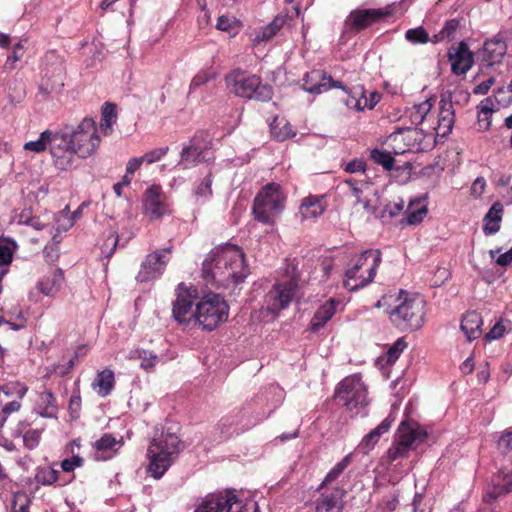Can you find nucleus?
I'll return each mask as SVG.
<instances>
[{"label":"nucleus","mask_w":512,"mask_h":512,"mask_svg":"<svg viewBox=\"0 0 512 512\" xmlns=\"http://www.w3.org/2000/svg\"><path fill=\"white\" fill-rule=\"evenodd\" d=\"M505 332V328L502 325L501 322H497L494 324V326L490 329V331L485 335L486 340H495L499 339L503 336Z\"/></svg>","instance_id":"62"},{"label":"nucleus","mask_w":512,"mask_h":512,"mask_svg":"<svg viewBox=\"0 0 512 512\" xmlns=\"http://www.w3.org/2000/svg\"><path fill=\"white\" fill-rule=\"evenodd\" d=\"M59 477V472L51 467H43L37 470L35 479L37 483L42 485H52Z\"/></svg>","instance_id":"45"},{"label":"nucleus","mask_w":512,"mask_h":512,"mask_svg":"<svg viewBox=\"0 0 512 512\" xmlns=\"http://www.w3.org/2000/svg\"><path fill=\"white\" fill-rule=\"evenodd\" d=\"M144 207L146 215L151 219L161 218L166 213L160 186L152 185L146 190Z\"/></svg>","instance_id":"23"},{"label":"nucleus","mask_w":512,"mask_h":512,"mask_svg":"<svg viewBox=\"0 0 512 512\" xmlns=\"http://www.w3.org/2000/svg\"><path fill=\"white\" fill-rule=\"evenodd\" d=\"M44 430V426H37L28 420H20L12 429L11 436L21 437L23 446L28 450H33L39 446Z\"/></svg>","instance_id":"19"},{"label":"nucleus","mask_w":512,"mask_h":512,"mask_svg":"<svg viewBox=\"0 0 512 512\" xmlns=\"http://www.w3.org/2000/svg\"><path fill=\"white\" fill-rule=\"evenodd\" d=\"M213 174L211 171L195 185L193 197L197 203H204L212 197Z\"/></svg>","instance_id":"34"},{"label":"nucleus","mask_w":512,"mask_h":512,"mask_svg":"<svg viewBox=\"0 0 512 512\" xmlns=\"http://www.w3.org/2000/svg\"><path fill=\"white\" fill-rule=\"evenodd\" d=\"M439 105L440 111L438 115L436 134L437 136L447 137L451 133L455 122L451 93L441 95Z\"/></svg>","instance_id":"21"},{"label":"nucleus","mask_w":512,"mask_h":512,"mask_svg":"<svg viewBox=\"0 0 512 512\" xmlns=\"http://www.w3.org/2000/svg\"><path fill=\"white\" fill-rule=\"evenodd\" d=\"M239 501L235 491L227 489L204 497L197 512H230L232 505Z\"/></svg>","instance_id":"18"},{"label":"nucleus","mask_w":512,"mask_h":512,"mask_svg":"<svg viewBox=\"0 0 512 512\" xmlns=\"http://www.w3.org/2000/svg\"><path fill=\"white\" fill-rule=\"evenodd\" d=\"M499 446L512 450V430L504 432L499 439Z\"/></svg>","instance_id":"64"},{"label":"nucleus","mask_w":512,"mask_h":512,"mask_svg":"<svg viewBox=\"0 0 512 512\" xmlns=\"http://www.w3.org/2000/svg\"><path fill=\"white\" fill-rule=\"evenodd\" d=\"M363 95V86L358 85L350 90L348 97L345 100V105L350 108L358 111L359 109V97Z\"/></svg>","instance_id":"51"},{"label":"nucleus","mask_w":512,"mask_h":512,"mask_svg":"<svg viewBox=\"0 0 512 512\" xmlns=\"http://www.w3.org/2000/svg\"><path fill=\"white\" fill-rule=\"evenodd\" d=\"M50 130H45L35 141H29L24 144V149L35 153H41L49 146Z\"/></svg>","instance_id":"46"},{"label":"nucleus","mask_w":512,"mask_h":512,"mask_svg":"<svg viewBox=\"0 0 512 512\" xmlns=\"http://www.w3.org/2000/svg\"><path fill=\"white\" fill-rule=\"evenodd\" d=\"M211 79V76L207 73H198L193 77L190 83V91L195 90L198 87H201L205 85L209 80Z\"/></svg>","instance_id":"60"},{"label":"nucleus","mask_w":512,"mask_h":512,"mask_svg":"<svg viewBox=\"0 0 512 512\" xmlns=\"http://www.w3.org/2000/svg\"><path fill=\"white\" fill-rule=\"evenodd\" d=\"M229 306L215 293L206 294L197 304L195 320L204 330L212 331L228 318Z\"/></svg>","instance_id":"8"},{"label":"nucleus","mask_w":512,"mask_h":512,"mask_svg":"<svg viewBox=\"0 0 512 512\" xmlns=\"http://www.w3.org/2000/svg\"><path fill=\"white\" fill-rule=\"evenodd\" d=\"M427 437L426 431L422 430L417 422L403 420L393 437L391 446L386 452L389 463L405 459L409 452L415 450Z\"/></svg>","instance_id":"6"},{"label":"nucleus","mask_w":512,"mask_h":512,"mask_svg":"<svg viewBox=\"0 0 512 512\" xmlns=\"http://www.w3.org/2000/svg\"><path fill=\"white\" fill-rule=\"evenodd\" d=\"M399 301L388 311L391 322L402 331L418 330L424 324L425 301L417 296L410 297L408 292L400 289L396 299Z\"/></svg>","instance_id":"3"},{"label":"nucleus","mask_w":512,"mask_h":512,"mask_svg":"<svg viewBox=\"0 0 512 512\" xmlns=\"http://www.w3.org/2000/svg\"><path fill=\"white\" fill-rule=\"evenodd\" d=\"M49 148L57 169L68 170L73 167L75 154L71 132L66 128L62 131H50Z\"/></svg>","instance_id":"11"},{"label":"nucleus","mask_w":512,"mask_h":512,"mask_svg":"<svg viewBox=\"0 0 512 512\" xmlns=\"http://www.w3.org/2000/svg\"><path fill=\"white\" fill-rule=\"evenodd\" d=\"M287 16L278 14L268 25L257 32L255 39L257 41H268L284 26Z\"/></svg>","instance_id":"35"},{"label":"nucleus","mask_w":512,"mask_h":512,"mask_svg":"<svg viewBox=\"0 0 512 512\" xmlns=\"http://www.w3.org/2000/svg\"><path fill=\"white\" fill-rule=\"evenodd\" d=\"M117 119V106L114 103L106 102L101 111V131L108 135L112 132V125Z\"/></svg>","instance_id":"36"},{"label":"nucleus","mask_w":512,"mask_h":512,"mask_svg":"<svg viewBox=\"0 0 512 512\" xmlns=\"http://www.w3.org/2000/svg\"><path fill=\"white\" fill-rule=\"evenodd\" d=\"M351 454L346 455L340 462H338L325 476L322 483L317 488V491L322 490L327 484L335 481L351 463Z\"/></svg>","instance_id":"40"},{"label":"nucleus","mask_w":512,"mask_h":512,"mask_svg":"<svg viewBox=\"0 0 512 512\" xmlns=\"http://www.w3.org/2000/svg\"><path fill=\"white\" fill-rule=\"evenodd\" d=\"M116 439L110 433H105L100 439L96 440L93 444L96 452L112 451L116 446Z\"/></svg>","instance_id":"48"},{"label":"nucleus","mask_w":512,"mask_h":512,"mask_svg":"<svg viewBox=\"0 0 512 512\" xmlns=\"http://www.w3.org/2000/svg\"><path fill=\"white\" fill-rule=\"evenodd\" d=\"M502 214L503 205L500 202L493 203L483 219V232L485 235H493L500 230Z\"/></svg>","instance_id":"30"},{"label":"nucleus","mask_w":512,"mask_h":512,"mask_svg":"<svg viewBox=\"0 0 512 512\" xmlns=\"http://www.w3.org/2000/svg\"><path fill=\"white\" fill-rule=\"evenodd\" d=\"M194 296L184 283H180L176 289V299L172 303V317L179 325H188L195 319Z\"/></svg>","instance_id":"15"},{"label":"nucleus","mask_w":512,"mask_h":512,"mask_svg":"<svg viewBox=\"0 0 512 512\" xmlns=\"http://www.w3.org/2000/svg\"><path fill=\"white\" fill-rule=\"evenodd\" d=\"M460 28V20L454 18L447 20L442 29L433 35L431 42L434 44L441 42H450L455 39L456 33Z\"/></svg>","instance_id":"33"},{"label":"nucleus","mask_w":512,"mask_h":512,"mask_svg":"<svg viewBox=\"0 0 512 512\" xmlns=\"http://www.w3.org/2000/svg\"><path fill=\"white\" fill-rule=\"evenodd\" d=\"M343 496L344 491L339 487L334 488L330 492L321 493L308 512H342Z\"/></svg>","instance_id":"20"},{"label":"nucleus","mask_w":512,"mask_h":512,"mask_svg":"<svg viewBox=\"0 0 512 512\" xmlns=\"http://www.w3.org/2000/svg\"><path fill=\"white\" fill-rule=\"evenodd\" d=\"M419 199L411 200L407 209L406 216V224L408 225H417L421 223L426 216L428 210L426 205H422L421 207L412 210V207L417 203L419 204Z\"/></svg>","instance_id":"41"},{"label":"nucleus","mask_w":512,"mask_h":512,"mask_svg":"<svg viewBox=\"0 0 512 512\" xmlns=\"http://www.w3.org/2000/svg\"><path fill=\"white\" fill-rule=\"evenodd\" d=\"M237 415L223 417L218 423V429L224 437H230L234 433L238 434L240 429L237 427Z\"/></svg>","instance_id":"47"},{"label":"nucleus","mask_w":512,"mask_h":512,"mask_svg":"<svg viewBox=\"0 0 512 512\" xmlns=\"http://www.w3.org/2000/svg\"><path fill=\"white\" fill-rule=\"evenodd\" d=\"M404 209V200L400 199L398 202L395 203H389L384 206L381 214L378 216L381 219H384L386 215H388L389 218H393L397 215H399Z\"/></svg>","instance_id":"52"},{"label":"nucleus","mask_w":512,"mask_h":512,"mask_svg":"<svg viewBox=\"0 0 512 512\" xmlns=\"http://www.w3.org/2000/svg\"><path fill=\"white\" fill-rule=\"evenodd\" d=\"M180 438L176 433L166 431L155 436L147 450L149 459L148 472L155 479H160L172 465L174 455L179 453Z\"/></svg>","instance_id":"2"},{"label":"nucleus","mask_w":512,"mask_h":512,"mask_svg":"<svg viewBox=\"0 0 512 512\" xmlns=\"http://www.w3.org/2000/svg\"><path fill=\"white\" fill-rule=\"evenodd\" d=\"M286 196L277 183L263 186L254 198L252 213L254 219L265 225H274L276 218L285 208Z\"/></svg>","instance_id":"4"},{"label":"nucleus","mask_w":512,"mask_h":512,"mask_svg":"<svg viewBox=\"0 0 512 512\" xmlns=\"http://www.w3.org/2000/svg\"><path fill=\"white\" fill-rule=\"evenodd\" d=\"M391 15L388 8L354 9L346 17L344 26L347 32L357 34L360 31L379 23Z\"/></svg>","instance_id":"14"},{"label":"nucleus","mask_w":512,"mask_h":512,"mask_svg":"<svg viewBox=\"0 0 512 512\" xmlns=\"http://www.w3.org/2000/svg\"><path fill=\"white\" fill-rule=\"evenodd\" d=\"M485 187H486L485 179L483 177H477L474 180V182L472 183L471 194L474 197H480L484 193Z\"/></svg>","instance_id":"61"},{"label":"nucleus","mask_w":512,"mask_h":512,"mask_svg":"<svg viewBox=\"0 0 512 512\" xmlns=\"http://www.w3.org/2000/svg\"><path fill=\"white\" fill-rule=\"evenodd\" d=\"M227 87L236 96L268 102L273 97V88L267 83H262L259 76L250 74L240 69L233 70L225 77Z\"/></svg>","instance_id":"5"},{"label":"nucleus","mask_w":512,"mask_h":512,"mask_svg":"<svg viewBox=\"0 0 512 512\" xmlns=\"http://www.w3.org/2000/svg\"><path fill=\"white\" fill-rule=\"evenodd\" d=\"M338 304L339 302L337 300L329 299L321 305L313 315L310 323V330L312 332H317L320 328L324 327L335 314Z\"/></svg>","instance_id":"27"},{"label":"nucleus","mask_w":512,"mask_h":512,"mask_svg":"<svg viewBox=\"0 0 512 512\" xmlns=\"http://www.w3.org/2000/svg\"><path fill=\"white\" fill-rule=\"evenodd\" d=\"M270 131L273 138L277 141H284L295 135L292 126L283 119L279 120L277 117L270 124Z\"/></svg>","instance_id":"38"},{"label":"nucleus","mask_w":512,"mask_h":512,"mask_svg":"<svg viewBox=\"0 0 512 512\" xmlns=\"http://www.w3.org/2000/svg\"><path fill=\"white\" fill-rule=\"evenodd\" d=\"M68 408L72 417L77 418L79 416L81 410V397L79 393L73 394L70 397Z\"/></svg>","instance_id":"59"},{"label":"nucleus","mask_w":512,"mask_h":512,"mask_svg":"<svg viewBox=\"0 0 512 512\" xmlns=\"http://www.w3.org/2000/svg\"><path fill=\"white\" fill-rule=\"evenodd\" d=\"M381 259L380 250L368 249L363 251L357 257L353 266L345 273V288L349 291H357L372 282Z\"/></svg>","instance_id":"7"},{"label":"nucleus","mask_w":512,"mask_h":512,"mask_svg":"<svg viewBox=\"0 0 512 512\" xmlns=\"http://www.w3.org/2000/svg\"><path fill=\"white\" fill-rule=\"evenodd\" d=\"M172 246L155 250L145 256L135 277L138 283H148L161 277L170 261Z\"/></svg>","instance_id":"13"},{"label":"nucleus","mask_w":512,"mask_h":512,"mask_svg":"<svg viewBox=\"0 0 512 512\" xmlns=\"http://www.w3.org/2000/svg\"><path fill=\"white\" fill-rule=\"evenodd\" d=\"M499 103H512V78L507 87H498L495 91Z\"/></svg>","instance_id":"56"},{"label":"nucleus","mask_w":512,"mask_h":512,"mask_svg":"<svg viewBox=\"0 0 512 512\" xmlns=\"http://www.w3.org/2000/svg\"><path fill=\"white\" fill-rule=\"evenodd\" d=\"M84 459L79 455H74L71 458L64 459L61 463V468L64 472H73L76 468L81 467Z\"/></svg>","instance_id":"55"},{"label":"nucleus","mask_w":512,"mask_h":512,"mask_svg":"<svg viewBox=\"0 0 512 512\" xmlns=\"http://www.w3.org/2000/svg\"><path fill=\"white\" fill-rule=\"evenodd\" d=\"M254 400L257 404H266L268 412L264 417L267 418L282 403L283 391L278 385H270L262 389Z\"/></svg>","instance_id":"24"},{"label":"nucleus","mask_w":512,"mask_h":512,"mask_svg":"<svg viewBox=\"0 0 512 512\" xmlns=\"http://www.w3.org/2000/svg\"><path fill=\"white\" fill-rule=\"evenodd\" d=\"M370 156H371V159L376 164L381 165L384 169H386L388 171L393 169L395 159L389 152L379 150V149H373L371 151Z\"/></svg>","instance_id":"44"},{"label":"nucleus","mask_w":512,"mask_h":512,"mask_svg":"<svg viewBox=\"0 0 512 512\" xmlns=\"http://www.w3.org/2000/svg\"><path fill=\"white\" fill-rule=\"evenodd\" d=\"M168 146L156 148L151 151L145 153L142 157L143 162L147 164H152L156 161H159L163 156H165L168 152Z\"/></svg>","instance_id":"54"},{"label":"nucleus","mask_w":512,"mask_h":512,"mask_svg":"<svg viewBox=\"0 0 512 512\" xmlns=\"http://www.w3.org/2000/svg\"><path fill=\"white\" fill-rule=\"evenodd\" d=\"M73 151L81 158L91 156L99 145L100 138L97 134L95 121L84 118L75 129H71Z\"/></svg>","instance_id":"10"},{"label":"nucleus","mask_w":512,"mask_h":512,"mask_svg":"<svg viewBox=\"0 0 512 512\" xmlns=\"http://www.w3.org/2000/svg\"><path fill=\"white\" fill-rule=\"evenodd\" d=\"M432 106L433 104L430 99L414 105L409 110V118L411 120V123L414 125L422 124L424 120L427 118L429 112L431 111Z\"/></svg>","instance_id":"39"},{"label":"nucleus","mask_w":512,"mask_h":512,"mask_svg":"<svg viewBox=\"0 0 512 512\" xmlns=\"http://www.w3.org/2000/svg\"><path fill=\"white\" fill-rule=\"evenodd\" d=\"M63 281V272L61 269H56L52 274L45 276L38 282V289L46 296H54Z\"/></svg>","instance_id":"32"},{"label":"nucleus","mask_w":512,"mask_h":512,"mask_svg":"<svg viewBox=\"0 0 512 512\" xmlns=\"http://www.w3.org/2000/svg\"><path fill=\"white\" fill-rule=\"evenodd\" d=\"M326 209L324 195H310L302 200L300 213L303 219L317 218Z\"/></svg>","instance_id":"28"},{"label":"nucleus","mask_w":512,"mask_h":512,"mask_svg":"<svg viewBox=\"0 0 512 512\" xmlns=\"http://www.w3.org/2000/svg\"><path fill=\"white\" fill-rule=\"evenodd\" d=\"M249 273L243 251L230 243L213 248L203 260L201 269L205 284L215 289L235 288Z\"/></svg>","instance_id":"1"},{"label":"nucleus","mask_w":512,"mask_h":512,"mask_svg":"<svg viewBox=\"0 0 512 512\" xmlns=\"http://www.w3.org/2000/svg\"><path fill=\"white\" fill-rule=\"evenodd\" d=\"M209 149V143L203 141L199 136H194L184 145L180 152L178 166L182 169H189L200 162H207L206 151Z\"/></svg>","instance_id":"17"},{"label":"nucleus","mask_w":512,"mask_h":512,"mask_svg":"<svg viewBox=\"0 0 512 512\" xmlns=\"http://www.w3.org/2000/svg\"><path fill=\"white\" fill-rule=\"evenodd\" d=\"M405 39L413 44H426L432 40L423 26L408 29L405 33Z\"/></svg>","instance_id":"43"},{"label":"nucleus","mask_w":512,"mask_h":512,"mask_svg":"<svg viewBox=\"0 0 512 512\" xmlns=\"http://www.w3.org/2000/svg\"><path fill=\"white\" fill-rule=\"evenodd\" d=\"M298 290V279L290 277L273 285L265 296L266 309L273 315L286 309Z\"/></svg>","instance_id":"12"},{"label":"nucleus","mask_w":512,"mask_h":512,"mask_svg":"<svg viewBox=\"0 0 512 512\" xmlns=\"http://www.w3.org/2000/svg\"><path fill=\"white\" fill-rule=\"evenodd\" d=\"M343 183L347 184L350 187L352 195L355 196L358 200L360 198V195L362 194V187L360 186V182L352 178H349L345 179Z\"/></svg>","instance_id":"63"},{"label":"nucleus","mask_w":512,"mask_h":512,"mask_svg":"<svg viewBox=\"0 0 512 512\" xmlns=\"http://www.w3.org/2000/svg\"><path fill=\"white\" fill-rule=\"evenodd\" d=\"M393 421L394 418L389 415L376 428L366 434L359 444V450L363 454H368L378 443L380 437L390 430Z\"/></svg>","instance_id":"25"},{"label":"nucleus","mask_w":512,"mask_h":512,"mask_svg":"<svg viewBox=\"0 0 512 512\" xmlns=\"http://www.w3.org/2000/svg\"><path fill=\"white\" fill-rule=\"evenodd\" d=\"M366 169V163L362 159H353L350 162H348L344 170L348 173H359V172H365Z\"/></svg>","instance_id":"58"},{"label":"nucleus","mask_w":512,"mask_h":512,"mask_svg":"<svg viewBox=\"0 0 512 512\" xmlns=\"http://www.w3.org/2000/svg\"><path fill=\"white\" fill-rule=\"evenodd\" d=\"M492 483L498 484L502 493L507 495L512 491V472L505 473L504 471H500L499 474L493 478Z\"/></svg>","instance_id":"49"},{"label":"nucleus","mask_w":512,"mask_h":512,"mask_svg":"<svg viewBox=\"0 0 512 512\" xmlns=\"http://www.w3.org/2000/svg\"><path fill=\"white\" fill-rule=\"evenodd\" d=\"M115 379L112 370L105 369L97 374V377L93 383L96 387H99L98 394L102 397L109 395L114 387Z\"/></svg>","instance_id":"37"},{"label":"nucleus","mask_w":512,"mask_h":512,"mask_svg":"<svg viewBox=\"0 0 512 512\" xmlns=\"http://www.w3.org/2000/svg\"><path fill=\"white\" fill-rule=\"evenodd\" d=\"M447 58L456 76L465 75L474 65V54L464 41L453 44L448 49Z\"/></svg>","instance_id":"16"},{"label":"nucleus","mask_w":512,"mask_h":512,"mask_svg":"<svg viewBox=\"0 0 512 512\" xmlns=\"http://www.w3.org/2000/svg\"><path fill=\"white\" fill-rule=\"evenodd\" d=\"M506 52V42L499 37H495L491 40L485 41L480 52V57L482 62L486 63L487 66H492L501 63Z\"/></svg>","instance_id":"22"},{"label":"nucleus","mask_w":512,"mask_h":512,"mask_svg":"<svg viewBox=\"0 0 512 512\" xmlns=\"http://www.w3.org/2000/svg\"><path fill=\"white\" fill-rule=\"evenodd\" d=\"M17 244L13 239L4 238L0 241V266L9 265L12 262Z\"/></svg>","instance_id":"42"},{"label":"nucleus","mask_w":512,"mask_h":512,"mask_svg":"<svg viewBox=\"0 0 512 512\" xmlns=\"http://www.w3.org/2000/svg\"><path fill=\"white\" fill-rule=\"evenodd\" d=\"M406 346V342L402 338H399L387 351L388 362L394 363L404 351Z\"/></svg>","instance_id":"53"},{"label":"nucleus","mask_w":512,"mask_h":512,"mask_svg":"<svg viewBox=\"0 0 512 512\" xmlns=\"http://www.w3.org/2000/svg\"><path fill=\"white\" fill-rule=\"evenodd\" d=\"M38 414L44 418H55L57 414L56 398L51 391L40 392L37 399Z\"/></svg>","instance_id":"31"},{"label":"nucleus","mask_w":512,"mask_h":512,"mask_svg":"<svg viewBox=\"0 0 512 512\" xmlns=\"http://www.w3.org/2000/svg\"><path fill=\"white\" fill-rule=\"evenodd\" d=\"M334 398L351 412L353 416L368 405L367 389L361 378L351 375L338 383L334 391Z\"/></svg>","instance_id":"9"},{"label":"nucleus","mask_w":512,"mask_h":512,"mask_svg":"<svg viewBox=\"0 0 512 512\" xmlns=\"http://www.w3.org/2000/svg\"><path fill=\"white\" fill-rule=\"evenodd\" d=\"M483 320L481 315L476 311L468 312L464 315L461 321V330L467 337L468 341H473L480 337L482 334Z\"/></svg>","instance_id":"29"},{"label":"nucleus","mask_w":512,"mask_h":512,"mask_svg":"<svg viewBox=\"0 0 512 512\" xmlns=\"http://www.w3.org/2000/svg\"><path fill=\"white\" fill-rule=\"evenodd\" d=\"M312 80H324L322 84L308 86L306 91L311 94H321L330 90L331 88H339L343 91L347 92V88L343 85L342 82L334 80L330 75H327L322 70H313L311 71V75L309 76Z\"/></svg>","instance_id":"26"},{"label":"nucleus","mask_w":512,"mask_h":512,"mask_svg":"<svg viewBox=\"0 0 512 512\" xmlns=\"http://www.w3.org/2000/svg\"><path fill=\"white\" fill-rule=\"evenodd\" d=\"M492 484H493L492 487L489 488L483 495V501L485 503H492L493 501L497 500L500 496L505 495L504 493H502L498 484H496V483H492Z\"/></svg>","instance_id":"57"},{"label":"nucleus","mask_w":512,"mask_h":512,"mask_svg":"<svg viewBox=\"0 0 512 512\" xmlns=\"http://www.w3.org/2000/svg\"><path fill=\"white\" fill-rule=\"evenodd\" d=\"M136 353L138 354V358L141 360L140 366L143 369L148 370L150 368H153L158 362V356L153 352L146 350H138L136 351Z\"/></svg>","instance_id":"50"}]
</instances>
